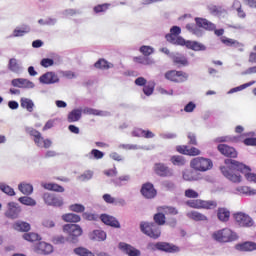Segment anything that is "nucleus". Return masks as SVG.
I'll return each instance as SVG.
<instances>
[{
	"instance_id": "nucleus-1",
	"label": "nucleus",
	"mask_w": 256,
	"mask_h": 256,
	"mask_svg": "<svg viewBox=\"0 0 256 256\" xmlns=\"http://www.w3.org/2000/svg\"><path fill=\"white\" fill-rule=\"evenodd\" d=\"M225 165L227 166L220 167V171L232 183H241L239 173H242L250 183H256V174L251 172V167L233 159H226Z\"/></svg>"
},
{
	"instance_id": "nucleus-2",
	"label": "nucleus",
	"mask_w": 256,
	"mask_h": 256,
	"mask_svg": "<svg viewBox=\"0 0 256 256\" xmlns=\"http://www.w3.org/2000/svg\"><path fill=\"white\" fill-rule=\"evenodd\" d=\"M195 23L196 24H186L185 29H187L189 33H192V35H195L196 37H203L202 29H205V31H215V29H217V25L205 18H195Z\"/></svg>"
},
{
	"instance_id": "nucleus-3",
	"label": "nucleus",
	"mask_w": 256,
	"mask_h": 256,
	"mask_svg": "<svg viewBox=\"0 0 256 256\" xmlns=\"http://www.w3.org/2000/svg\"><path fill=\"white\" fill-rule=\"evenodd\" d=\"M165 38L171 45H180L181 47H187V49H191L192 51H207V46L201 42L185 40L181 36L169 34H166Z\"/></svg>"
},
{
	"instance_id": "nucleus-4",
	"label": "nucleus",
	"mask_w": 256,
	"mask_h": 256,
	"mask_svg": "<svg viewBox=\"0 0 256 256\" xmlns=\"http://www.w3.org/2000/svg\"><path fill=\"white\" fill-rule=\"evenodd\" d=\"M213 240L218 243H233V241H237L239 236L237 233L233 232V230L229 228H223L213 233Z\"/></svg>"
},
{
	"instance_id": "nucleus-5",
	"label": "nucleus",
	"mask_w": 256,
	"mask_h": 256,
	"mask_svg": "<svg viewBox=\"0 0 256 256\" xmlns=\"http://www.w3.org/2000/svg\"><path fill=\"white\" fill-rule=\"evenodd\" d=\"M26 133L30 135L33 138V141L37 147H44V149H49L51 145H53V142L50 139L43 138V135H41V132L37 131L33 127H26L25 128Z\"/></svg>"
},
{
	"instance_id": "nucleus-6",
	"label": "nucleus",
	"mask_w": 256,
	"mask_h": 256,
	"mask_svg": "<svg viewBox=\"0 0 256 256\" xmlns=\"http://www.w3.org/2000/svg\"><path fill=\"white\" fill-rule=\"evenodd\" d=\"M140 229L142 233L152 239H159L161 237V228L155 223L141 222Z\"/></svg>"
},
{
	"instance_id": "nucleus-7",
	"label": "nucleus",
	"mask_w": 256,
	"mask_h": 256,
	"mask_svg": "<svg viewBox=\"0 0 256 256\" xmlns=\"http://www.w3.org/2000/svg\"><path fill=\"white\" fill-rule=\"evenodd\" d=\"M192 169H195V171H209V169H213V161L209 158L204 157H196L194 158L190 163Z\"/></svg>"
},
{
	"instance_id": "nucleus-8",
	"label": "nucleus",
	"mask_w": 256,
	"mask_h": 256,
	"mask_svg": "<svg viewBox=\"0 0 256 256\" xmlns=\"http://www.w3.org/2000/svg\"><path fill=\"white\" fill-rule=\"evenodd\" d=\"M188 207L192 209H215L217 208V201L215 200H188L186 202Z\"/></svg>"
},
{
	"instance_id": "nucleus-9",
	"label": "nucleus",
	"mask_w": 256,
	"mask_h": 256,
	"mask_svg": "<svg viewBox=\"0 0 256 256\" xmlns=\"http://www.w3.org/2000/svg\"><path fill=\"white\" fill-rule=\"evenodd\" d=\"M165 79L173 83H185L189 79V74L183 71L170 70L165 73Z\"/></svg>"
},
{
	"instance_id": "nucleus-10",
	"label": "nucleus",
	"mask_w": 256,
	"mask_h": 256,
	"mask_svg": "<svg viewBox=\"0 0 256 256\" xmlns=\"http://www.w3.org/2000/svg\"><path fill=\"white\" fill-rule=\"evenodd\" d=\"M153 171L158 177H173L175 175L172 168L161 162L154 164Z\"/></svg>"
},
{
	"instance_id": "nucleus-11",
	"label": "nucleus",
	"mask_w": 256,
	"mask_h": 256,
	"mask_svg": "<svg viewBox=\"0 0 256 256\" xmlns=\"http://www.w3.org/2000/svg\"><path fill=\"white\" fill-rule=\"evenodd\" d=\"M63 231L69 235L68 239H71L72 242L75 241L76 237L83 235V229L77 224H66L63 227Z\"/></svg>"
},
{
	"instance_id": "nucleus-12",
	"label": "nucleus",
	"mask_w": 256,
	"mask_h": 256,
	"mask_svg": "<svg viewBox=\"0 0 256 256\" xmlns=\"http://www.w3.org/2000/svg\"><path fill=\"white\" fill-rule=\"evenodd\" d=\"M43 200L44 203L50 207H62L63 205V197L57 196L53 193H44Z\"/></svg>"
},
{
	"instance_id": "nucleus-13",
	"label": "nucleus",
	"mask_w": 256,
	"mask_h": 256,
	"mask_svg": "<svg viewBox=\"0 0 256 256\" xmlns=\"http://www.w3.org/2000/svg\"><path fill=\"white\" fill-rule=\"evenodd\" d=\"M39 83L42 85H55V83H59V75L55 72H46L39 77Z\"/></svg>"
},
{
	"instance_id": "nucleus-14",
	"label": "nucleus",
	"mask_w": 256,
	"mask_h": 256,
	"mask_svg": "<svg viewBox=\"0 0 256 256\" xmlns=\"http://www.w3.org/2000/svg\"><path fill=\"white\" fill-rule=\"evenodd\" d=\"M234 219L240 227H253V219L243 212L234 214Z\"/></svg>"
},
{
	"instance_id": "nucleus-15",
	"label": "nucleus",
	"mask_w": 256,
	"mask_h": 256,
	"mask_svg": "<svg viewBox=\"0 0 256 256\" xmlns=\"http://www.w3.org/2000/svg\"><path fill=\"white\" fill-rule=\"evenodd\" d=\"M11 85L13 87H18V89H34L35 88V83L25 78H15L11 81Z\"/></svg>"
},
{
	"instance_id": "nucleus-16",
	"label": "nucleus",
	"mask_w": 256,
	"mask_h": 256,
	"mask_svg": "<svg viewBox=\"0 0 256 256\" xmlns=\"http://www.w3.org/2000/svg\"><path fill=\"white\" fill-rule=\"evenodd\" d=\"M141 193L146 199H154V197H157L155 186L149 182L142 185Z\"/></svg>"
},
{
	"instance_id": "nucleus-17",
	"label": "nucleus",
	"mask_w": 256,
	"mask_h": 256,
	"mask_svg": "<svg viewBox=\"0 0 256 256\" xmlns=\"http://www.w3.org/2000/svg\"><path fill=\"white\" fill-rule=\"evenodd\" d=\"M119 250L123 251V253H126L128 256H140L141 251L136 249L135 247L131 246V244H127L125 242H120L118 244Z\"/></svg>"
},
{
	"instance_id": "nucleus-18",
	"label": "nucleus",
	"mask_w": 256,
	"mask_h": 256,
	"mask_svg": "<svg viewBox=\"0 0 256 256\" xmlns=\"http://www.w3.org/2000/svg\"><path fill=\"white\" fill-rule=\"evenodd\" d=\"M20 213L21 207H19V204L15 202L8 203V210L5 213L6 217H8L9 219H17Z\"/></svg>"
},
{
	"instance_id": "nucleus-19",
	"label": "nucleus",
	"mask_w": 256,
	"mask_h": 256,
	"mask_svg": "<svg viewBox=\"0 0 256 256\" xmlns=\"http://www.w3.org/2000/svg\"><path fill=\"white\" fill-rule=\"evenodd\" d=\"M100 220L104 225H109V227H114V229H121V223L117 221V218L111 215L102 214L100 215Z\"/></svg>"
},
{
	"instance_id": "nucleus-20",
	"label": "nucleus",
	"mask_w": 256,
	"mask_h": 256,
	"mask_svg": "<svg viewBox=\"0 0 256 256\" xmlns=\"http://www.w3.org/2000/svg\"><path fill=\"white\" fill-rule=\"evenodd\" d=\"M158 251H164L165 253H179L178 246L167 242H158Z\"/></svg>"
},
{
	"instance_id": "nucleus-21",
	"label": "nucleus",
	"mask_w": 256,
	"mask_h": 256,
	"mask_svg": "<svg viewBox=\"0 0 256 256\" xmlns=\"http://www.w3.org/2000/svg\"><path fill=\"white\" fill-rule=\"evenodd\" d=\"M218 151L222 155H225V157H233V158L237 157V150H235V148L230 147L226 144H219Z\"/></svg>"
},
{
	"instance_id": "nucleus-22",
	"label": "nucleus",
	"mask_w": 256,
	"mask_h": 256,
	"mask_svg": "<svg viewBox=\"0 0 256 256\" xmlns=\"http://www.w3.org/2000/svg\"><path fill=\"white\" fill-rule=\"evenodd\" d=\"M171 59L174 65H178V67H187V65H189L187 57H185L183 54L174 53L171 55Z\"/></svg>"
},
{
	"instance_id": "nucleus-23",
	"label": "nucleus",
	"mask_w": 256,
	"mask_h": 256,
	"mask_svg": "<svg viewBox=\"0 0 256 256\" xmlns=\"http://www.w3.org/2000/svg\"><path fill=\"white\" fill-rule=\"evenodd\" d=\"M222 43H224V45H227V47H235V49H238L240 53H243V51H245V45L237 40H233L231 38H223Z\"/></svg>"
},
{
	"instance_id": "nucleus-24",
	"label": "nucleus",
	"mask_w": 256,
	"mask_h": 256,
	"mask_svg": "<svg viewBox=\"0 0 256 256\" xmlns=\"http://www.w3.org/2000/svg\"><path fill=\"white\" fill-rule=\"evenodd\" d=\"M132 137H144L145 139H153L155 134L150 130H143L141 128H135L132 131Z\"/></svg>"
},
{
	"instance_id": "nucleus-25",
	"label": "nucleus",
	"mask_w": 256,
	"mask_h": 256,
	"mask_svg": "<svg viewBox=\"0 0 256 256\" xmlns=\"http://www.w3.org/2000/svg\"><path fill=\"white\" fill-rule=\"evenodd\" d=\"M178 153H182V155H190L195 157V155H199L201 151L199 149L192 147L189 148L188 146H177Z\"/></svg>"
},
{
	"instance_id": "nucleus-26",
	"label": "nucleus",
	"mask_w": 256,
	"mask_h": 256,
	"mask_svg": "<svg viewBox=\"0 0 256 256\" xmlns=\"http://www.w3.org/2000/svg\"><path fill=\"white\" fill-rule=\"evenodd\" d=\"M8 69L12 71V73H22L23 65L15 58H11L8 63Z\"/></svg>"
},
{
	"instance_id": "nucleus-27",
	"label": "nucleus",
	"mask_w": 256,
	"mask_h": 256,
	"mask_svg": "<svg viewBox=\"0 0 256 256\" xmlns=\"http://www.w3.org/2000/svg\"><path fill=\"white\" fill-rule=\"evenodd\" d=\"M83 116V110L81 108L73 109L68 113V123H77Z\"/></svg>"
},
{
	"instance_id": "nucleus-28",
	"label": "nucleus",
	"mask_w": 256,
	"mask_h": 256,
	"mask_svg": "<svg viewBox=\"0 0 256 256\" xmlns=\"http://www.w3.org/2000/svg\"><path fill=\"white\" fill-rule=\"evenodd\" d=\"M91 241H105L107 239V233L103 230H94L89 235Z\"/></svg>"
},
{
	"instance_id": "nucleus-29",
	"label": "nucleus",
	"mask_w": 256,
	"mask_h": 256,
	"mask_svg": "<svg viewBox=\"0 0 256 256\" xmlns=\"http://www.w3.org/2000/svg\"><path fill=\"white\" fill-rule=\"evenodd\" d=\"M237 251H256L255 242H244L235 246Z\"/></svg>"
},
{
	"instance_id": "nucleus-30",
	"label": "nucleus",
	"mask_w": 256,
	"mask_h": 256,
	"mask_svg": "<svg viewBox=\"0 0 256 256\" xmlns=\"http://www.w3.org/2000/svg\"><path fill=\"white\" fill-rule=\"evenodd\" d=\"M41 186L48 191H55L56 193H63L65 191L63 186L55 183H42Z\"/></svg>"
},
{
	"instance_id": "nucleus-31",
	"label": "nucleus",
	"mask_w": 256,
	"mask_h": 256,
	"mask_svg": "<svg viewBox=\"0 0 256 256\" xmlns=\"http://www.w3.org/2000/svg\"><path fill=\"white\" fill-rule=\"evenodd\" d=\"M81 110H82V113H84V115H97L99 117H107V115H109L108 112L100 111V110L89 108V107H86Z\"/></svg>"
},
{
	"instance_id": "nucleus-32",
	"label": "nucleus",
	"mask_w": 256,
	"mask_h": 256,
	"mask_svg": "<svg viewBox=\"0 0 256 256\" xmlns=\"http://www.w3.org/2000/svg\"><path fill=\"white\" fill-rule=\"evenodd\" d=\"M36 249L45 255H49V253H53V246L46 242H39L36 246Z\"/></svg>"
},
{
	"instance_id": "nucleus-33",
	"label": "nucleus",
	"mask_w": 256,
	"mask_h": 256,
	"mask_svg": "<svg viewBox=\"0 0 256 256\" xmlns=\"http://www.w3.org/2000/svg\"><path fill=\"white\" fill-rule=\"evenodd\" d=\"M217 217L219 221L226 223V221H229V217H231V212L227 208H218Z\"/></svg>"
},
{
	"instance_id": "nucleus-34",
	"label": "nucleus",
	"mask_w": 256,
	"mask_h": 256,
	"mask_svg": "<svg viewBox=\"0 0 256 256\" xmlns=\"http://www.w3.org/2000/svg\"><path fill=\"white\" fill-rule=\"evenodd\" d=\"M29 31H31V28H29V26H26L24 28H16L13 30V33L8 36V39H13V37H23L27 35Z\"/></svg>"
},
{
	"instance_id": "nucleus-35",
	"label": "nucleus",
	"mask_w": 256,
	"mask_h": 256,
	"mask_svg": "<svg viewBox=\"0 0 256 256\" xmlns=\"http://www.w3.org/2000/svg\"><path fill=\"white\" fill-rule=\"evenodd\" d=\"M20 105L23 109H26L29 113H33V108L35 107V103H33V100L29 98H21Z\"/></svg>"
},
{
	"instance_id": "nucleus-36",
	"label": "nucleus",
	"mask_w": 256,
	"mask_h": 256,
	"mask_svg": "<svg viewBox=\"0 0 256 256\" xmlns=\"http://www.w3.org/2000/svg\"><path fill=\"white\" fill-rule=\"evenodd\" d=\"M18 189L23 193V195H31L33 193V185L27 182H21L18 185Z\"/></svg>"
},
{
	"instance_id": "nucleus-37",
	"label": "nucleus",
	"mask_w": 256,
	"mask_h": 256,
	"mask_svg": "<svg viewBox=\"0 0 256 256\" xmlns=\"http://www.w3.org/2000/svg\"><path fill=\"white\" fill-rule=\"evenodd\" d=\"M63 221H66V223H79L81 221V216L73 213L64 214L62 216Z\"/></svg>"
},
{
	"instance_id": "nucleus-38",
	"label": "nucleus",
	"mask_w": 256,
	"mask_h": 256,
	"mask_svg": "<svg viewBox=\"0 0 256 256\" xmlns=\"http://www.w3.org/2000/svg\"><path fill=\"white\" fill-rule=\"evenodd\" d=\"M14 229L16 231H23V232L31 231V224L23 221H18L14 224Z\"/></svg>"
},
{
	"instance_id": "nucleus-39",
	"label": "nucleus",
	"mask_w": 256,
	"mask_h": 256,
	"mask_svg": "<svg viewBox=\"0 0 256 256\" xmlns=\"http://www.w3.org/2000/svg\"><path fill=\"white\" fill-rule=\"evenodd\" d=\"M19 203L22 205H26L27 207H35L37 205V201L29 196H22L18 199Z\"/></svg>"
},
{
	"instance_id": "nucleus-40",
	"label": "nucleus",
	"mask_w": 256,
	"mask_h": 256,
	"mask_svg": "<svg viewBox=\"0 0 256 256\" xmlns=\"http://www.w3.org/2000/svg\"><path fill=\"white\" fill-rule=\"evenodd\" d=\"M255 83V80H252L248 83L232 88L228 91V95H232V93H239V91H243V89H247V87H251L252 85H255Z\"/></svg>"
},
{
	"instance_id": "nucleus-41",
	"label": "nucleus",
	"mask_w": 256,
	"mask_h": 256,
	"mask_svg": "<svg viewBox=\"0 0 256 256\" xmlns=\"http://www.w3.org/2000/svg\"><path fill=\"white\" fill-rule=\"evenodd\" d=\"M94 67H96V69L107 70V69H113V64L107 62V60L105 59H100L94 64Z\"/></svg>"
},
{
	"instance_id": "nucleus-42",
	"label": "nucleus",
	"mask_w": 256,
	"mask_h": 256,
	"mask_svg": "<svg viewBox=\"0 0 256 256\" xmlns=\"http://www.w3.org/2000/svg\"><path fill=\"white\" fill-rule=\"evenodd\" d=\"M187 217H189V219H193L194 221H207V216L197 211L188 212Z\"/></svg>"
},
{
	"instance_id": "nucleus-43",
	"label": "nucleus",
	"mask_w": 256,
	"mask_h": 256,
	"mask_svg": "<svg viewBox=\"0 0 256 256\" xmlns=\"http://www.w3.org/2000/svg\"><path fill=\"white\" fill-rule=\"evenodd\" d=\"M0 191L5 193V195H9V197H14L15 195V190L4 182H0Z\"/></svg>"
},
{
	"instance_id": "nucleus-44",
	"label": "nucleus",
	"mask_w": 256,
	"mask_h": 256,
	"mask_svg": "<svg viewBox=\"0 0 256 256\" xmlns=\"http://www.w3.org/2000/svg\"><path fill=\"white\" fill-rule=\"evenodd\" d=\"M184 181H197V176L193 170L186 169L182 172Z\"/></svg>"
},
{
	"instance_id": "nucleus-45",
	"label": "nucleus",
	"mask_w": 256,
	"mask_h": 256,
	"mask_svg": "<svg viewBox=\"0 0 256 256\" xmlns=\"http://www.w3.org/2000/svg\"><path fill=\"white\" fill-rule=\"evenodd\" d=\"M238 193H242L243 195H256V190L249 186H240L236 189Z\"/></svg>"
},
{
	"instance_id": "nucleus-46",
	"label": "nucleus",
	"mask_w": 256,
	"mask_h": 256,
	"mask_svg": "<svg viewBox=\"0 0 256 256\" xmlns=\"http://www.w3.org/2000/svg\"><path fill=\"white\" fill-rule=\"evenodd\" d=\"M105 157V153L101 152V150L92 149L91 152L88 154V159H103Z\"/></svg>"
},
{
	"instance_id": "nucleus-47",
	"label": "nucleus",
	"mask_w": 256,
	"mask_h": 256,
	"mask_svg": "<svg viewBox=\"0 0 256 256\" xmlns=\"http://www.w3.org/2000/svg\"><path fill=\"white\" fill-rule=\"evenodd\" d=\"M23 239H25V241H29L30 243H34V241H39L41 237L39 236V234L35 232H30V233H25L23 235Z\"/></svg>"
},
{
	"instance_id": "nucleus-48",
	"label": "nucleus",
	"mask_w": 256,
	"mask_h": 256,
	"mask_svg": "<svg viewBox=\"0 0 256 256\" xmlns=\"http://www.w3.org/2000/svg\"><path fill=\"white\" fill-rule=\"evenodd\" d=\"M170 161L177 167H183V165H185L186 163L185 158L183 156H172Z\"/></svg>"
},
{
	"instance_id": "nucleus-49",
	"label": "nucleus",
	"mask_w": 256,
	"mask_h": 256,
	"mask_svg": "<svg viewBox=\"0 0 256 256\" xmlns=\"http://www.w3.org/2000/svg\"><path fill=\"white\" fill-rule=\"evenodd\" d=\"M159 211H163L166 215H177L179 213L177 208L171 206H162L159 208Z\"/></svg>"
},
{
	"instance_id": "nucleus-50",
	"label": "nucleus",
	"mask_w": 256,
	"mask_h": 256,
	"mask_svg": "<svg viewBox=\"0 0 256 256\" xmlns=\"http://www.w3.org/2000/svg\"><path fill=\"white\" fill-rule=\"evenodd\" d=\"M140 53L144 55V57H149V55H153L155 53V49L151 46H141L139 49Z\"/></svg>"
},
{
	"instance_id": "nucleus-51",
	"label": "nucleus",
	"mask_w": 256,
	"mask_h": 256,
	"mask_svg": "<svg viewBox=\"0 0 256 256\" xmlns=\"http://www.w3.org/2000/svg\"><path fill=\"white\" fill-rule=\"evenodd\" d=\"M83 219H86V221H99V219H101V216L96 213L84 212Z\"/></svg>"
},
{
	"instance_id": "nucleus-52",
	"label": "nucleus",
	"mask_w": 256,
	"mask_h": 256,
	"mask_svg": "<svg viewBox=\"0 0 256 256\" xmlns=\"http://www.w3.org/2000/svg\"><path fill=\"white\" fill-rule=\"evenodd\" d=\"M120 149H126L128 151H131V150H139V149H147L145 148V146H139L137 144H121L119 146Z\"/></svg>"
},
{
	"instance_id": "nucleus-53",
	"label": "nucleus",
	"mask_w": 256,
	"mask_h": 256,
	"mask_svg": "<svg viewBox=\"0 0 256 256\" xmlns=\"http://www.w3.org/2000/svg\"><path fill=\"white\" fill-rule=\"evenodd\" d=\"M110 7H111L110 3L99 4L94 7V12L105 13V11H107Z\"/></svg>"
},
{
	"instance_id": "nucleus-54",
	"label": "nucleus",
	"mask_w": 256,
	"mask_h": 256,
	"mask_svg": "<svg viewBox=\"0 0 256 256\" xmlns=\"http://www.w3.org/2000/svg\"><path fill=\"white\" fill-rule=\"evenodd\" d=\"M153 91H155L154 83H148L143 87V93L144 95H147V97H149L150 95H153Z\"/></svg>"
},
{
	"instance_id": "nucleus-55",
	"label": "nucleus",
	"mask_w": 256,
	"mask_h": 256,
	"mask_svg": "<svg viewBox=\"0 0 256 256\" xmlns=\"http://www.w3.org/2000/svg\"><path fill=\"white\" fill-rule=\"evenodd\" d=\"M90 179H93V171L91 170H87L78 176V181H90Z\"/></svg>"
},
{
	"instance_id": "nucleus-56",
	"label": "nucleus",
	"mask_w": 256,
	"mask_h": 256,
	"mask_svg": "<svg viewBox=\"0 0 256 256\" xmlns=\"http://www.w3.org/2000/svg\"><path fill=\"white\" fill-rule=\"evenodd\" d=\"M229 141L237 142V137L221 136L215 139L216 143H227Z\"/></svg>"
},
{
	"instance_id": "nucleus-57",
	"label": "nucleus",
	"mask_w": 256,
	"mask_h": 256,
	"mask_svg": "<svg viewBox=\"0 0 256 256\" xmlns=\"http://www.w3.org/2000/svg\"><path fill=\"white\" fill-rule=\"evenodd\" d=\"M154 221L156 225H165V214L157 213L154 215Z\"/></svg>"
},
{
	"instance_id": "nucleus-58",
	"label": "nucleus",
	"mask_w": 256,
	"mask_h": 256,
	"mask_svg": "<svg viewBox=\"0 0 256 256\" xmlns=\"http://www.w3.org/2000/svg\"><path fill=\"white\" fill-rule=\"evenodd\" d=\"M40 65L47 69L48 67H53V65H55V61L51 58H43Z\"/></svg>"
},
{
	"instance_id": "nucleus-59",
	"label": "nucleus",
	"mask_w": 256,
	"mask_h": 256,
	"mask_svg": "<svg viewBox=\"0 0 256 256\" xmlns=\"http://www.w3.org/2000/svg\"><path fill=\"white\" fill-rule=\"evenodd\" d=\"M162 185L165 187V189H167V191H175V182L171 180H164Z\"/></svg>"
},
{
	"instance_id": "nucleus-60",
	"label": "nucleus",
	"mask_w": 256,
	"mask_h": 256,
	"mask_svg": "<svg viewBox=\"0 0 256 256\" xmlns=\"http://www.w3.org/2000/svg\"><path fill=\"white\" fill-rule=\"evenodd\" d=\"M67 241H69V238L64 237L63 235L55 236L53 238V243L56 245H63V243H67Z\"/></svg>"
},
{
	"instance_id": "nucleus-61",
	"label": "nucleus",
	"mask_w": 256,
	"mask_h": 256,
	"mask_svg": "<svg viewBox=\"0 0 256 256\" xmlns=\"http://www.w3.org/2000/svg\"><path fill=\"white\" fill-rule=\"evenodd\" d=\"M70 210L74 213H83L85 211V206L82 204H73L70 206Z\"/></svg>"
},
{
	"instance_id": "nucleus-62",
	"label": "nucleus",
	"mask_w": 256,
	"mask_h": 256,
	"mask_svg": "<svg viewBox=\"0 0 256 256\" xmlns=\"http://www.w3.org/2000/svg\"><path fill=\"white\" fill-rule=\"evenodd\" d=\"M185 197H188V199H197V197H199V193L193 189H187L185 190Z\"/></svg>"
},
{
	"instance_id": "nucleus-63",
	"label": "nucleus",
	"mask_w": 256,
	"mask_h": 256,
	"mask_svg": "<svg viewBox=\"0 0 256 256\" xmlns=\"http://www.w3.org/2000/svg\"><path fill=\"white\" fill-rule=\"evenodd\" d=\"M102 199L105 201V203H108L109 205H115V198L110 194H104L102 196Z\"/></svg>"
},
{
	"instance_id": "nucleus-64",
	"label": "nucleus",
	"mask_w": 256,
	"mask_h": 256,
	"mask_svg": "<svg viewBox=\"0 0 256 256\" xmlns=\"http://www.w3.org/2000/svg\"><path fill=\"white\" fill-rule=\"evenodd\" d=\"M130 179H131V176H129V175H124V176H120L119 178H116L115 180H114V183L116 184V185H119V186H121L122 184H121V182L122 181H130Z\"/></svg>"
}]
</instances>
